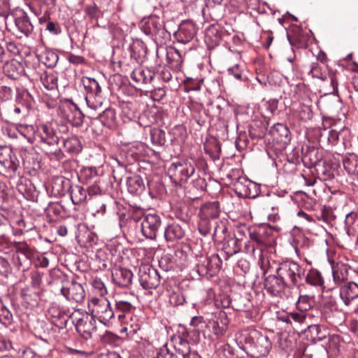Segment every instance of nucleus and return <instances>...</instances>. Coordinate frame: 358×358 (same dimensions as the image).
Instances as JSON below:
<instances>
[{"mask_svg":"<svg viewBox=\"0 0 358 358\" xmlns=\"http://www.w3.org/2000/svg\"><path fill=\"white\" fill-rule=\"evenodd\" d=\"M304 273V268L294 261L282 262L276 269V274L283 280L287 288L298 286Z\"/></svg>","mask_w":358,"mask_h":358,"instance_id":"obj_1","label":"nucleus"},{"mask_svg":"<svg viewBox=\"0 0 358 358\" xmlns=\"http://www.w3.org/2000/svg\"><path fill=\"white\" fill-rule=\"evenodd\" d=\"M192 336V340L194 343L199 341V332L196 330L191 332L185 331L182 336H174L169 344L171 348L180 355L182 358H200L199 354L191 350L187 338Z\"/></svg>","mask_w":358,"mask_h":358,"instance_id":"obj_2","label":"nucleus"},{"mask_svg":"<svg viewBox=\"0 0 358 358\" xmlns=\"http://www.w3.org/2000/svg\"><path fill=\"white\" fill-rule=\"evenodd\" d=\"M73 322H76V329L85 340L90 339L97 331L96 320L93 316L80 310H76L69 315Z\"/></svg>","mask_w":358,"mask_h":358,"instance_id":"obj_3","label":"nucleus"},{"mask_svg":"<svg viewBox=\"0 0 358 358\" xmlns=\"http://www.w3.org/2000/svg\"><path fill=\"white\" fill-rule=\"evenodd\" d=\"M88 306L91 315L105 325L115 318L114 310L106 298L93 297Z\"/></svg>","mask_w":358,"mask_h":358,"instance_id":"obj_4","label":"nucleus"},{"mask_svg":"<svg viewBox=\"0 0 358 358\" xmlns=\"http://www.w3.org/2000/svg\"><path fill=\"white\" fill-rule=\"evenodd\" d=\"M168 172L174 182H185L194 173L195 165L189 160L173 163Z\"/></svg>","mask_w":358,"mask_h":358,"instance_id":"obj_5","label":"nucleus"},{"mask_svg":"<svg viewBox=\"0 0 358 358\" xmlns=\"http://www.w3.org/2000/svg\"><path fill=\"white\" fill-rule=\"evenodd\" d=\"M139 282L145 289H156L160 284L158 271L148 264L142 265L138 270Z\"/></svg>","mask_w":358,"mask_h":358,"instance_id":"obj_6","label":"nucleus"},{"mask_svg":"<svg viewBox=\"0 0 358 358\" xmlns=\"http://www.w3.org/2000/svg\"><path fill=\"white\" fill-rule=\"evenodd\" d=\"M62 294L69 301L81 303L85 298V291L80 283L65 280L62 282Z\"/></svg>","mask_w":358,"mask_h":358,"instance_id":"obj_7","label":"nucleus"},{"mask_svg":"<svg viewBox=\"0 0 358 358\" xmlns=\"http://www.w3.org/2000/svg\"><path fill=\"white\" fill-rule=\"evenodd\" d=\"M222 260L218 255L206 257L196 266V271L201 277H213L220 270Z\"/></svg>","mask_w":358,"mask_h":358,"instance_id":"obj_8","label":"nucleus"},{"mask_svg":"<svg viewBox=\"0 0 358 358\" xmlns=\"http://www.w3.org/2000/svg\"><path fill=\"white\" fill-rule=\"evenodd\" d=\"M162 226V219L156 213H148L144 215L141 222L143 235L150 239H155L157 233Z\"/></svg>","mask_w":358,"mask_h":358,"instance_id":"obj_9","label":"nucleus"},{"mask_svg":"<svg viewBox=\"0 0 358 358\" xmlns=\"http://www.w3.org/2000/svg\"><path fill=\"white\" fill-rule=\"evenodd\" d=\"M60 115L74 127H80L83 123L84 115L77 105L72 102H65L59 107Z\"/></svg>","mask_w":358,"mask_h":358,"instance_id":"obj_10","label":"nucleus"},{"mask_svg":"<svg viewBox=\"0 0 358 358\" xmlns=\"http://www.w3.org/2000/svg\"><path fill=\"white\" fill-rule=\"evenodd\" d=\"M14 248L17 254H20L24 257L22 259L20 256H17L18 267H23L24 264H30L36 258V250L28 245L25 241H14Z\"/></svg>","mask_w":358,"mask_h":358,"instance_id":"obj_11","label":"nucleus"},{"mask_svg":"<svg viewBox=\"0 0 358 358\" xmlns=\"http://www.w3.org/2000/svg\"><path fill=\"white\" fill-rule=\"evenodd\" d=\"M135 310L133 301L115 300V317L123 324H129L127 318L132 321L131 312Z\"/></svg>","mask_w":358,"mask_h":358,"instance_id":"obj_12","label":"nucleus"},{"mask_svg":"<svg viewBox=\"0 0 358 358\" xmlns=\"http://www.w3.org/2000/svg\"><path fill=\"white\" fill-rule=\"evenodd\" d=\"M37 135L48 145H57L59 137L52 124H42L37 127Z\"/></svg>","mask_w":358,"mask_h":358,"instance_id":"obj_13","label":"nucleus"},{"mask_svg":"<svg viewBox=\"0 0 358 358\" xmlns=\"http://www.w3.org/2000/svg\"><path fill=\"white\" fill-rule=\"evenodd\" d=\"M264 288L270 294L277 296H281V294L287 288V286L283 280L276 274L269 275L266 277Z\"/></svg>","mask_w":358,"mask_h":358,"instance_id":"obj_14","label":"nucleus"},{"mask_svg":"<svg viewBox=\"0 0 358 358\" xmlns=\"http://www.w3.org/2000/svg\"><path fill=\"white\" fill-rule=\"evenodd\" d=\"M47 315L51 320V322L59 329L65 328L68 320L70 318L65 310L56 304H52L50 306Z\"/></svg>","mask_w":358,"mask_h":358,"instance_id":"obj_15","label":"nucleus"},{"mask_svg":"<svg viewBox=\"0 0 358 358\" xmlns=\"http://www.w3.org/2000/svg\"><path fill=\"white\" fill-rule=\"evenodd\" d=\"M24 73L27 76L31 77V79L32 80H37L39 78L44 87L48 90H54L57 88V76L52 72H48L43 70L41 71H36V73L32 74L29 73Z\"/></svg>","mask_w":358,"mask_h":358,"instance_id":"obj_16","label":"nucleus"},{"mask_svg":"<svg viewBox=\"0 0 358 358\" xmlns=\"http://www.w3.org/2000/svg\"><path fill=\"white\" fill-rule=\"evenodd\" d=\"M195 35L196 28L193 22L185 21L179 26L174 36L178 42L186 44L190 42Z\"/></svg>","mask_w":358,"mask_h":358,"instance_id":"obj_17","label":"nucleus"},{"mask_svg":"<svg viewBox=\"0 0 358 358\" xmlns=\"http://www.w3.org/2000/svg\"><path fill=\"white\" fill-rule=\"evenodd\" d=\"M339 295L345 306H349L352 301L358 298V285L348 282L340 287Z\"/></svg>","mask_w":358,"mask_h":358,"instance_id":"obj_18","label":"nucleus"},{"mask_svg":"<svg viewBox=\"0 0 358 358\" xmlns=\"http://www.w3.org/2000/svg\"><path fill=\"white\" fill-rule=\"evenodd\" d=\"M255 341L254 342V353L257 357L266 356L271 349V342L268 336L259 333H255Z\"/></svg>","mask_w":358,"mask_h":358,"instance_id":"obj_19","label":"nucleus"},{"mask_svg":"<svg viewBox=\"0 0 358 358\" xmlns=\"http://www.w3.org/2000/svg\"><path fill=\"white\" fill-rule=\"evenodd\" d=\"M222 31L217 25H210L206 30L205 43L209 50H212L219 45L222 41Z\"/></svg>","mask_w":358,"mask_h":358,"instance_id":"obj_20","label":"nucleus"},{"mask_svg":"<svg viewBox=\"0 0 358 358\" xmlns=\"http://www.w3.org/2000/svg\"><path fill=\"white\" fill-rule=\"evenodd\" d=\"M270 134L273 136V141L277 143L287 144L289 140L290 131L288 127L281 123L274 124L269 131Z\"/></svg>","mask_w":358,"mask_h":358,"instance_id":"obj_21","label":"nucleus"},{"mask_svg":"<svg viewBox=\"0 0 358 358\" xmlns=\"http://www.w3.org/2000/svg\"><path fill=\"white\" fill-rule=\"evenodd\" d=\"M288 40L292 45L298 48L308 46V36L299 27H294L287 33Z\"/></svg>","mask_w":358,"mask_h":358,"instance_id":"obj_22","label":"nucleus"},{"mask_svg":"<svg viewBox=\"0 0 358 358\" xmlns=\"http://www.w3.org/2000/svg\"><path fill=\"white\" fill-rule=\"evenodd\" d=\"M166 62L169 67L174 72L181 71L183 59L180 52L176 48L170 47L167 50Z\"/></svg>","mask_w":358,"mask_h":358,"instance_id":"obj_23","label":"nucleus"},{"mask_svg":"<svg viewBox=\"0 0 358 358\" xmlns=\"http://www.w3.org/2000/svg\"><path fill=\"white\" fill-rule=\"evenodd\" d=\"M3 71L6 76L17 79L24 73V68L19 61L11 59L4 64Z\"/></svg>","mask_w":358,"mask_h":358,"instance_id":"obj_24","label":"nucleus"},{"mask_svg":"<svg viewBox=\"0 0 358 358\" xmlns=\"http://www.w3.org/2000/svg\"><path fill=\"white\" fill-rule=\"evenodd\" d=\"M343 166L353 180L358 181V157L349 154L343 158Z\"/></svg>","mask_w":358,"mask_h":358,"instance_id":"obj_25","label":"nucleus"},{"mask_svg":"<svg viewBox=\"0 0 358 358\" xmlns=\"http://www.w3.org/2000/svg\"><path fill=\"white\" fill-rule=\"evenodd\" d=\"M185 229L176 222L168 224L164 230V238L168 242H175L182 238L185 236Z\"/></svg>","mask_w":358,"mask_h":358,"instance_id":"obj_26","label":"nucleus"},{"mask_svg":"<svg viewBox=\"0 0 358 358\" xmlns=\"http://www.w3.org/2000/svg\"><path fill=\"white\" fill-rule=\"evenodd\" d=\"M332 275L334 284L341 287L348 282V268L346 264H337L332 266Z\"/></svg>","mask_w":358,"mask_h":358,"instance_id":"obj_27","label":"nucleus"},{"mask_svg":"<svg viewBox=\"0 0 358 358\" xmlns=\"http://www.w3.org/2000/svg\"><path fill=\"white\" fill-rule=\"evenodd\" d=\"M19 169V161L15 157H12L6 162H3V164L0 166V171L6 177L10 179L15 178L17 176H20Z\"/></svg>","mask_w":358,"mask_h":358,"instance_id":"obj_28","label":"nucleus"},{"mask_svg":"<svg viewBox=\"0 0 358 358\" xmlns=\"http://www.w3.org/2000/svg\"><path fill=\"white\" fill-rule=\"evenodd\" d=\"M220 212L218 201L208 202L201 207L199 216L201 219H215L219 216Z\"/></svg>","mask_w":358,"mask_h":358,"instance_id":"obj_29","label":"nucleus"},{"mask_svg":"<svg viewBox=\"0 0 358 358\" xmlns=\"http://www.w3.org/2000/svg\"><path fill=\"white\" fill-rule=\"evenodd\" d=\"M142 30L147 35H157L160 32H164L163 24L159 19L155 17H151L145 21L143 26Z\"/></svg>","mask_w":358,"mask_h":358,"instance_id":"obj_30","label":"nucleus"},{"mask_svg":"<svg viewBox=\"0 0 358 358\" xmlns=\"http://www.w3.org/2000/svg\"><path fill=\"white\" fill-rule=\"evenodd\" d=\"M127 186L129 193L138 195L145 190V185L142 178L138 175H133L127 178Z\"/></svg>","mask_w":358,"mask_h":358,"instance_id":"obj_31","label":"nucleus"},{"mask_svg":"<svg viewBox=\"0 0 358 358\" xmlns=\"http://www.w3.org/2000/svg\"><path fill=\"white\" fill-rule=\"evenodd\" d=\"M113 280L118 286L127 287L131 284L133 273L127 269H119L113 274Z\"/></svg>","mask_w":358,"mask_h":358,"instance_id":"obj_32","label":"nucleus"},{"mask_svg":"<svg viewBox=\"0 0 358 358\" xmlns=\"http://www.w3.org/2000/svg\"><path fill=\"white\" fill-rule=\"evenodd\" d=\"M250 241L253 242L257 250L259 251L260 254L262 252L266 245V237L264 235L262 228L251 229L249 230Z\"/></svg>","mask_w":358,"mask_h":358,"instance_id":"obj_33","label":"nucleus"},{"mask_svg":"<svg viewBox=\"0 0 358 358\" xmlns=\"http://www.w3.org/2000/svg\"><path fill=\"white\" fill-rule=\"evenodd\" d=\"M322 155L317 148H312L303 155V162L309 166H317L321 162Z\"/></svg>","mask_w":358,"mask_h":358,"instance_id":"obj_34","label":"nucleus"},{"mask_svg":"<svg viewBox=\"0 0 358 358\" xmlns=\"http://www.w3.org/2000/svg\"><path fill=\"white\" fill-rule=\"evenodd\" d=\"M241 243L234 237H229L223 245V251L227 255V259L238 253L241 250Z\"/></svg>","mask_w":358,"mask_h":358,"instance_id":"obj_35","label":"nucleus"},{"mask_svg":"<svg viewBox=\"0 0 358 358\" xmlns=\"http://www.w3.org/2000/svg\"><path fill=\"white\" fill-rule=\"evenodd\" d=\"M131 78L137 83H150L154 78V74L150 71H144L140 68L134 69L131 73Z\"/></svg>","mask_w":358,"mask_h":358,"instance_id":"obj_36","label":"nucleus"},{"mask_svg":"<svg viewBox=\"0 0 358 358\" xmlns=\"http://www.w3.org/2000/svg\"><path fill=\"white\" fill-rule=\"evenodd\" d=\"M71 199L73 204L79 205L87 199V191L80 185L71 186L69 189Z\"/></svg>","mask_w":358,"mask_h":358,"instance_id":"obj_37","label":"nucleus"},{"mask_svg":"<svg viewBox=\"0 0 358 358\" xmlns=\"http://www.w3.org/2000/svg\"><path fill=\"white\" fill-rule=\"evenodd\" d=\"M306 282L311 286L325 288L322 273L316 268H311L308 271L306 275Z\"/></svg>","mask_w":358,"mask_h":358,"instance_id":"obj_38","label":"nucleus"},{"mask_svg":"<svg viewBox=\"0 0 358 358\" xmlns=\"http://www.w3.org/2000/svg\"><path fill=\"white\" fill-rule=\"evenodd\" d=\"M96 118H99L100 121L104 126L111 128L115 125V110L113 108H108L103 110L102 113H99Z\"/></svg>","mask_w":358,"mask_h":358,"instance_id":"obj_39","label":"nucleus"},{"mask_svg":"<svg viewBox=\"0 0 358 358\" xmlns=\"http://www.w3.org/2000/svg\"><path fill=\"white\" fill-rule=\"evenodd\" d=\"M39 59L48 68H52L57 64L59 56L50 50H45L39 55Z\"/></svg>","mask_w":358,"mask_h":358,"instance_id":"obj_40","label":"nucleus"},{"mask_svg":"<svg viewBox=\"0 0 358 358\" xmlns=\"http://www.w3.org/2000/svg\"><path fill=\"white\" fill-rule=\"evenodd\" d=\"M63 145L65 151L70 154H78L82 150L81 143L76 136L66 138Z\"/></svg>","mask_w":358,"mask_h":358,"instance_id":"obj_41","label":"nucleus"},{"mask_svg":"<svg viewBox=\"0 0 358 358\" xmlns=\"http://www.w3.org/2000/svg\"><path fill=\"white\" fill-rule=\"evenodd\" d=\"M85 100L87 106L93 110L101 109L103 103L101 92L97 94H86Z\"/></svg>","mask_w":358,"mask_h":358,"instance_id":"obj_42","label":"nucleus"},{"mask_svg":"<svg viewBox=\"0 0 358 358\" xmlns=\"http://www.w3.org/2000/svg\"><path fill=\"white\" fill-rule=\"evenodd\" d=\"M80 180L82 182L88 183L92 181L98 182L99 177L97 169L95 167H86L80 171Z\"/></svg>","mask_w":358,"mask_h":358,"instance_id":"obj_43","label":"nucleus"},{"mask_svg":"<svg viewBox=\"0 0 358 358\" xmlns=\"http://www.w3.org/2000/svg\"><path fill=\"white\" fill-rule=\"evenodd\" d=\"M15 25L17 29L27 36H29L34 29V26L26 15L17 17L15 20Z\"/></svg>","mask_w":358,"mask_h":358,"instance_id":"obj_44","label":"nucleus"},{"mask_svg":"<svg viewBox=\"0 0 358 358\" xmlns=\"http://www.w3.org/2000/svg\"><path fill=\"white\" fill-rule=\"evenodd\" d=\"M358 217L357 214L352 212L348 213L345 219V224L347 232L350 236H355L357 233Z\"/></svg>","mask_w":358,"mask_h":358,"instance_id":"obj_45","label":"nucleus"},{"mask_svg":"<svg viewBox=\"0 0 358 358\" xmlns=\"http://www.w3.org/2000/svg\"><path fill=\"white\" fill-rule=\"evenodd\" d=\"M335 171L332 169L331 166L326 162H323L322 166L319 165L317 169L318 177L324 181L331 180L335 177Z\"/></svg>","mask_w":358,"mask_h":358,"instance_id":"obj_46","label":"nucleus"},{"mask_svg":"<svg viewBox=\"0 0 358 358\" xmlns=\"http://www.w3.org/2000/svg\"><path fill=\"white\" fill-rule=\"evenodd\" d=\"M82 83L86 90V94H97L101 92V88L99 83L94 79L90 77H83Z\"/></svg>","mask_w":358,"mask_h":358,"instance_id":"obj_47","label":"nucleus"},{"mask_svg":"<svg viewBox=\"0 0 358 358\" xmlns=\"http://www.w3.org/2000/svg\"><path fill=\"white\" fill-rule=\"evenodd\" d=\"M146 51L142 42L137 41L131 46V57L138 62L145 55Z\"/></svg>","mask_w":358,"mask_h":358,"instance_id":"obj_48","label":"nucleus"},{"mask_svg":"<svg viewBox=\"0 0 358 358\" xmlns=\"http://www.w3.org/2000/svg\"><path fill=\"white\" fill-rule=\"evenodd\" d=\"M13 320V314L4 306L2 301H0V322L6 327L12 324Z\"/></svg>","mask_w":358,"mask_h":358,"instance_id":"obj_49","label":"nucleus"},{"mask_svg":"<svg viewBox=\"0 0 358 358\" xmlns=\"http://www.w3.org/2000/svg\"><path fill=\"white\" fill-rule=\"evenodd\" d=\"M313 298L308 295H301L296 303V308L301 312H306L313 306Z\"/></svg>","mask_w":358,"mask_h":358,"instance_id":"obj_50","label":"nucleus"},{"mask_svg":"<svg viewBox=\"0 0 358 358\" xmlns=\"http://www.w3.org/2000/svg\"><path fill=\"white\" fill-rule=\"evenodd\" d=\"M308 73L310 74L313 78H318L322 80L327 79L323 67L317 62L310 64Z\"/></svg>","mask_w":358,"mask_h":358,"instance_id":"obj_51","label":"nucleus"},{"mask_svg":"<svg viewBox=\"0 0 358 358\" xmlns=\"http://www.w3.org/2000/svg\"><path fill=\"white\" fill-rule=\"evenodd\" d=\"M317 220H322L326 223H331L336 218L332 208L329 206H323L321 209L320 215L316 216Z\"/></svg>","mask_w":358,"mask_h":358,"instance_id":"obj_52","label":"nucleus"},{"mask_svg":"<svg viewBox=\"0 0 358 358\" xmlns=\"http://www.w3.org/2000/svg\"><path fill=\"white\" fill-rule=\"evenodd\" d=\"M92 286L95 294H99L101 298H105V296L108 294V290L100 278H94L92 281Z\"/></svg>","mask_w":358,"mask_h":358,"instance_id":"obj_53","label":"nucleus"},{"mask_svg":"<svg viewBox=\"0 0 358 358\" xmlns=\"http://www.w3.org/2000/svg\"><path fill=\"white\" fill-rule=\"evenodd\" d=\"M39 22L41 24H45V30L49 31L53 34H57L60 31L59 25L57 23L49 20V17L43 16L39 18Z\"/></svg>","mask_w":358,"mask_h":358,"instance_id":"obj_54","label":"nucleus"},{"mask_svg":"<svg viewBox=\"0 0 358 358\" xmlns=\"http://www.w3.org/2000/svg\"><path fill=\"white\" fill-rule=\"evenodd\" d=\"M150 136L153 144L156 145H162L165 143V133L162 130H151Z\"/></svg>","mask_w":358,"mask_h":358,"instance_id":"obj_55","label":"nucleus"},{"mask_svg":"<svg viewBox=\"0 0 358 358\" xmlns=\"http://www.w3.org/2000/svg\"><path fill=\"white\" fill-rule=\"evenodd\" d=\"M17 177L19 178L17 183H16V188L17 191L22 194H25L29 193V189L28 187V185L31 184V182L29 180H28L27 178H24L23 176H17Z\"/></svg>","mask_w":358,"mask_h":358,"instance_id":"obj_56","label":"nucleus"},{"mask_svg":"<svg viewBox=\"0 0 358 358\" xmlns=\"http://www.w3.org/2000/svg\"><path fill=\"white\" fill-rule=\"evenodd\" d=\"M85 12L91 20H94L96 22H98L99 17L102 15L101 10L96 5L87 6L85 9Z\"/></svg>","mask_w":358,"mask_h":358,"instance_id":"obj_57","label":"nucleus"},{"mask_svg":"<svg viewBox=\"0 0 358 358\" xmlns=\"http://www.w3.org/2000/svg\"><path fill=\"white\" fill-rule=\"evenodd\" d=\"M155 358H178V356L166 343L159 350Z\"/></svg>","mask_w":358,"mask_h":358,"instance_id":"obj_58","label":"nucleus"},{"mask_svg":"<svg viewBox=\"0 0 358 358\" xmlns=\"http://www.w3.org/2000/svg\"><path fill=\"white\" fill-rule=\"evenodd\" d=\"M19 131V136H21L23 138H26L28 142L33 143L34 138L31 135L32 128H29L27 126H24L22 124H20L17 126Z\"/></svg>","mask_w":358,"mask_h":358,"instance_id":"obj_59","label":"nucleus"},{"mask_svg":"<svg viewBox=\"0 0 358 358\" xmlns=\"http://www.w3.org/2000/svg\"><path fill=\"white\" fill-rule=\"evenodd\" d=\"M15 225L19 227V234H23L24 231L28 232L33 229V224L31 223L27 224L22 217H19L15 221Z\"/></svg>","mask_w":358,"mask_h":358,"instance_id":"obj_60","label":"nucleus"},{"mask_svg":"<svg viewBox=\"0 0 358 358\" xmlns=\"http://www.w3.org/2000/svg\"><path fill=\"white\" fill-rule=\"evenodd\" d=\"M185 298L180 294L179 292H172L169 294V303L173 306H177L183 304Z\"/></svg>","mask_w":358,"mask_h":358,"instance_id":"obj_61","label":"nucleus"},{"mask_svg":"<svg viewBox=\"0 0 358 358\" xmlns=\"http://www.w3.org/2000/svg\"><path fill=\"white\" fill-rule=\"evenodd\" d=\"M310 331L311 333V339L314 343L322 341L326 338L324 334H321L319 326L311 327Z\"/></svg>","mask_w":358,"mask_h":358,"instance_id":"obj_62","label":"nucleus"},{"mask_svg":"<svg viewBox=\"0 0 358 358\" xmlns=\"http://www.w3.org/2000/svg\"><path fill=\"white\" fill-rule=\"evenodd\" d=\"M199 223V232L203 235L206 236L210 233L211 226L209 220L210 219H201Z\"/></svg>","mask_w":358,"mask_h":358,"instance_id":"obj_63","label":"nucleus"},{"mask_svg":"<svg viewBox=\"0 0 358 358\" xmlns=\"http://www.w3.org/2000/svg\"><path fill=\"white\" fill-rule=\"evenodd\" d=\"M13 90L10 87H0V100L3 101H8L12 99Z\"/></svg>","mask_w":358,"mask_h":358,"instance_id":"obj_64","label":"nucleus"}]
</instances>
